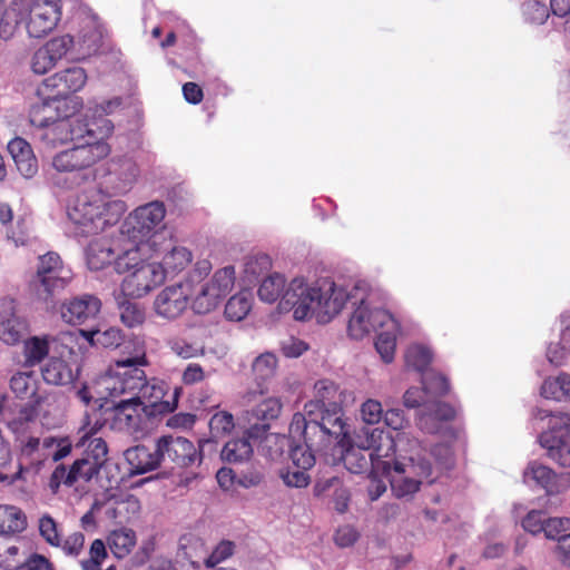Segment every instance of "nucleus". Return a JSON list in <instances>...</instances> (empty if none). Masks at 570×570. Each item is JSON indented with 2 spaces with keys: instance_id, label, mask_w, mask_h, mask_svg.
I'll use <instances>...</instances> for the list:
<instances>
[{
  "instance_id": "f257e3e1",
  "label": "nucleus",
  "mask_w": 570,
  "mask_h": 570,
  "mask_svg": "<svg viewBox=\"0 0 570 570\" xmlns=\"http://www.w3.org/2000/svg\"><path fill=\"white\" fill-rule=\"evenodd\" d=\"M351 297L330 279L308 286L304 279L294 278L282 295L279 306L283 311H292L296 321L314 316L318 323L326 324L341 313Z\"/></svg>"
},
{
  "instance_id": "f03ea898",
  "label": "nucleus",
  "mask_w": 570,
  "mask_h": 570,
  "mask_svg": "<svg viewBox=\"0 0 570 570\" xmlns=\"http://www.w3.org/2000/svg\"><path fill=\"white\" fill-rule=\"evenodd\" d=\"M127 210L125 202L111 199L99 190L79 194L68 208L75 234L82 237L98 235L119 223Z\"/></svg>"
},
{
  "instance_id": "7ed1b4c3",
  "label": "nucleus",
  "mask_w": 570,
  "mask_h": 570,
  "mask_svg": "<svg viewBox=\"0 0 570 570\" xmlns=\"http://www.w3.org/2000/svg\"><path fill=\"white\" fill-rule=\"evenodd\" d=\"M148 364L142 348L136 350L131 356L116 360L95 383L99 399L114 401L138 396L145 382L142 367Z\"/></svg>"
},
{
  "instance_id": "20e7f679",
  "label": "nucleus",
  "mask_w": 570,
  "mask_h": 570,
  "mask_svg": "<svg viewBox=\"0 0 570 570\" xmlns=\"http://www.w3.org/2000/svg\"><path fill=\"white\" fill-rule=\"evenodd\" d=\"M411 454L399 455L401 460L393 461V468L389 475L393 494L401 499L412 497L420 490L423 480L433 483V466L425 458L426 450L419 440H409Z\"/></svg>"
},
{
  "instance_id": "39448f33",
  "label": "nucleus",
  "mask_w": 570,
  "mask_h": 570,
  "mask_svg": "<svg viewBox=\"0 0 570 570\" xmlns=\"http://www.w3.org/2000/svg\"><path fill=\"white\" fill-rule=\"evenodd\" d=\"M345 423L343 421V407L327 409L322 407L317 414L295 413L289 424V435L292 439H306L325 444L332 439L345 436Z\"/></svg>"
},
{
  "instance_id": "423d86ee",
  "label": "nucleus",
  "mask_w": 570,
  "mask_h": 570,
  "mask_svg": "<svg viewBox=\"0 0 570 570\" xmlns=\"http://www.w3.org/2000/svg\"><path fill=\"white\" fill-rule=\"evenodd\" d=\"M71 279L72 272L65 266L59 254L48 252L39 257L37 272L29 282V289L38 301L53 305Z\"/></svg>"
},
{
  "instance_id": "0eeeda50",
  "label": "nucleus",
  "mask_w": 570,
  "mask_h": 570,
  "mask_svg": "<svg viewBox=\"0 0 570 570\" xmlns=\"http://www.w3.org/2000/svg\"><path fill=\"white\" fill-rule=\"evenodd\" d=\"M111 406L101 405L106 421L110 428L118 432L131 435L144 434L156 421L151 419L144 402L138 396L111 401Z\"/></svg>"
},
{
  "instance_id": "6e6552de",
  "label": "nucleus",
  "mask_w": 570,
  "mask_h": 570,
  "mask_svg": "<svg viewBox=\"0 0 570 570\" xmlns=\"http://www.w3.org/2000/svg\"><path fill=\"white\" fill-rule=\"evenodd\" d=\"M410 438L399 436L394 440L392 435L385 433L377 428L366 431L365 445L368 450V456L372 460V473L380 475H389L393 468V461L396 451L400 455L411 454L409 445Z\"/></svg>"
},
{
  "instance_id": "1a4fd4ad",
  "label": "nucleus",
  "mask_w": 570,
  "mask_h": 570,
  "mask_svg": "<svg viewBox=\"0 0 570 570\" xmlns=\"http://www.w3.org/2000/svg\"><path fill=\"white\" fill-rule=\"evenodd\" d=\"M110 151L105 140H86L55 155L52 167L59 173L85 170L108 157Z\"/></svg>"
},
{
  "instance_id": "9d476101",
  "label": "nucleus",
  "mask_w": 570,
  "mask_h": 570,
  "mask_svg": "<svg viewBox=\"0 0 570 570\" xmlns=\"http://www.w3.org/2000/svg\"><path fill=\"white\" fill-rule=\"evenodd\" d=\"M86 82V70L81 67H70L43 79L37 89V94L39 97L61 101L63 107L69 109L70 100L75 98L71 95L81 90Z\"/></svg>"
},
{
  "instance_id": "9b49d317",
  "label": "nucleus",
  "mask_w": 570,
  "mask_h": 570,
  "mask_svg": "<svg viewBox=\"0 0 570 570\" xmlns=\"http://www.w3.org/2000/svg\"><path fill=\"white\" fill-rule=\"evenodd\" d=\"M212 441L200 440L198 448L186 438L164 435L157 440L160 462L173 463L177 468L199 465L203 461V448Z\"/></svg>"
},
{
  "instance_id": "f8f14e48",
  "label": "nucleus",
  "mask_w": 570,
  "mask_h": 570,
  "mask_svg": "<svg viewBox=\"0 0 570 570\" xmlns=\"http://www.w3.org/2000/svg\"><path fill=\"white\" fill-rule=\"evenodd\" d=\"M28 11L27 31L32 38H42L51 32L61 19V0H19Z\"/></svg>"
},
{
  "instance_id": "ddd939ff",
  "label": "nucleus",
  "mask_w": 570,
  "mask_h": 570,
  "mask_svg": "<svg viewBox=\"0 0 570 570\" xmlns=\"http://www.w3.org/2000/svg\"><path fill=\"white\" fill-rule=\"evenodd\" d=\"M165 215L166 209L161 202L155 200L139 206L127 216L121 233L135 243L142 242L154 233Z\"/></svg>"
},
{
  "instance_id": "4468645a",
  "label": "nucleus",
  "mask_w": 570,
  "mask_h": 570,
  "mask_svg": "<svg viewBox=\"0 0 570 570\" xmlns=\"http://www.w3.org/2000/svg\"><path fill=\"white\" fill-rule=\"evenodd\" d=\"M168 391V385L165 381L157 377L147 379L145 374L144 386L141 387L138 397L144 402V407L148 411L151 419L159 421L161 417L173 413L178 406V400L181 395L183 387L176 386L170 400H164Z\"/></svg>"
},
{
  "instance_id": "2eb2a0df",
  "label": "nucleus",
  "mask_w": 570,
  "mask_h": 570,
  "mask_svg": "<svg viewBox=\"0 0 570 570\" xmlns=\"http://www.w3.org/2000/svg\"><path fill=\"white\" fill-rule=\"evenodd\" d=\"M166 279L161 264L144 262L121 282V293L129 297H142Z\"/></svg>"
},
{
  "instance_id": "dca6fc26",
  "label": "nucleus",
  "mask_w": 570,
  "mask_h": 570,
  "mask_svg": "<svg viewBox=\"0 0 570 570\" xmlns=\"http://www.w3.org/2000/svg\"><path fill=\"white\" fill-rule=\"evenodd\" d=\"M102 465L104 464L85 455L77 459L69 468L60 463L52 471L48 487L51 492L56 494L62 484L72 487L79 480L90 481L99 474Z\"/></svg>"
},
{
  "instance_id": "f3484780",
  "label": "nucleus",
  "mask_w": 570,
  "mask_h": 570,
  "mask_svg": "<svg viewBox=\"0 0 570 570\" xmlns=\"http://www.w3.org/2000/svg\"><path fill=\"white\" fill-rule=\"evenodd\" d=\"M70 102L69 114H72V116L68 117L70 124L69 140L81 144L86 140H105L111 135L114 125L109 119L101 118L99 126L97 121L89 122L76 115L82 107V101L79 98H73Z\"/></svg>"
},
{
  "instance_id": "a211bd4d",
  "label": "nucleus",
  "mask_w": 570,
  "mask_h": 570,
  "mask_svg": "<svg viewBox=\"0 0 570 570\" xmlns=\"http://www.w3.org/2000/svg\"><path fill=\"white\" fill-rule=\"evenodd\" d=\"M189 288L183 283L163 288L154 301V311L157 316L173 321L178 318L188 307Z\"/></svg>"
},
{
  "instance_id": "6ab92c4d",
  "label": "nucleus",
  "mask_w": 570,
  "mask_h": 570,
  "mask_svg": "<svg viewBox=\"0 0 570 570\" xmlns=\"http://www.w3.org/2000/svg\"><path fill=\"white\" fill-rule=\"evenodd\" d=\"M73 46L69 35L55 37L37 49L30 61L33 73L45 75L60 61Z\"/></svg>"
},
{
  "instance_id": "aec40b11",
  "label": "nucleus",
  "mask_w": 570,
  "mask_h": 570,
  "mask_svg": "<svg viewBox=\"0 0 570 570\" xmlns=\"http://www.w3.org/2000/svg\"><path fill=\"white\" fill-rule=\"evenodd\" d=\"M390 321L391 315L385 309H370L362 297L348 321V333L353 338L361 340L366 334L376 332Z\"/></svg>"
},
{
  "instance_id": "412c9836",
  "label": "nucleus",
  "mask_w": 570,
  "mask_h": 570,
  "mask_svg": "<svg viewBox=\"0 0 570 570\" xmlns=\"http://www.w3.org/2000/svg\"><path fill=\"white\" fill-rule=\"evenodd\" d=\"M282 402L278 397H267L257 403L245 413L248 424L247 434L249 438H261L269 429L271 421L276 420L282 411Z\"/></svg>"
},
{
  "instance_id": "4be33fe9",
  "label": "nucleus",
  "mask_w": 570,
  "mask_h": 570,
  "mask_svg": "<svg viewBox=\"0 0 570 570\" xmlns=\"http://www.w3.org/2000/svg\"><path fill=\"white\" fill-rule=\"evenodd\" d=\"M535 416L540 420L550 417L549 429L539 436V442L547 451L570 443V414L559 412L552 414L547 410L538 409Z\"/></svg>"
},
{
  "instance_id": "5701e85b",
  "label": "nucleus",
  "mask_w": 570,
  "mask_h": 570,
  "mask_svg": "<svg viewBox=\"0 0 570 570\" xmlns=\"http://www.w3.org/2000/svg\"><path fill=\"white\" fill-rule=\"evenodd\" d=\"M525 481H533L548 494H558L570 488V472L556 473L551 468L537 461L530 462L524 471Z\"/></svg>"
},
{
  "instance_id": "b1692460",
  "label": "nucleus",
  "mask_w": 570,
  "mask_h": 570,
  "mask_svg": "<svg viewBox=\"0 0 570 570\" xmlns=\"http://www.w3.org/2000/svg\"><path fill=\"white\" fill-rule=\"evenodd\" d=\"M345 401V391L340 385L328 379L318 380L314 385V399L304 405L306 413L317 414L322 407L338 409L343 407Z\"/></svg>"
},
{
  "instance_id": "393cba45",
  "label": "nucleus",
  "mask_w": 570,
  "mask_h": 570,
  "mask_svg": "<svg viewBox=\"0 0 570 570\" xmlns=\"http://www.w3.org/2000/svg\"><path fill=\"white\" fill-rule=\"evenodd\" d=\"M101 302L94 295L75 297L61 306L62 320L71 325H81L94 320L100 312Z\"/></svg>"
},
{
  "instance_id": "a878e982",
  "label": "nucleus",
  "mask_w": 570,
  "mask_h": 570,
  "mask_svg": "<svg viewBox=\"0 0 570 570\" xmlns=\"http://www.w3.org/2000/svg\"><path fill=\"white\" fill-rule=\"evenodd\" d=\"M8 151L11 155L17 169L26 177L31 178L38 171V160L30 144L21 138L14 137L8 142Z\"/></svg>"
},
{
  "instance_id": "bb28decb",
  "label": "nucleus",
  "mask_w": 570,
  "mask_h": 570,
  "mask_svg": "<svg viewBox=\"0 0 570 570\" xmlns=\"http://www.w3.org/2000/svg\"><path fill=\"white\" fill-rule=\"evenodd\" d=\"M125 458L130 465L131 474H144L157 469L160 464L157 446L151 451L146 445H136L125 452Z\"/></svg>"
},
{
  "instance_id": "cd10ccee",
  "label": "nucleus",
  "mask_w": 570,
  "mask_h": 570,
  "mask_svg": "<svg viewBox=\"0 0 570 570\" xmlns=\"http://www.w3.org/2000/svg\"><path fill=\"white\" fill-rule=\"evenodd\" d=\"M115 242L109 238L91 240L86 248V262L91 271H101L115 259Z\"/></svg>"
},
{
  "instance_id": "c85d7f7f",
  "label": "nucleus",
  "mask_w": 570,
  "mask_h": 570,
  "mask_svg": "<svg viewBox=\"0 0 570 570\" xmlns=\"http://www.w3.org/2000/svg\"><path fill=\"white\" fill-rule=\"evenodd\" d=\"M41 101L31 106L29 119L31 125L39 128H49L65 110L61 101L40 97Z\"/></svg>"
},
{
  "instance_id": "c756f323",
  "label": "nucleus",
  "mask_w": 570,
  "mask_h": 570,
  "mask_svg": "<svg viewBox=\"0 0 570 570\" xmlns=\"http://www.w3.org/2000/svg\"><path fill=\"white\" fill-rule=\"evenodd\" d=\"M101 428V424H95L89 430H85L83 434L79 438L76 443V448L85 446L83 454L87 458L94 459L95 461L105 464L108 455V446L102 438H95L94 435Z\"/></svg>"
},
{
  "instance_id": "7c9ffc66",
  "label": "nucleus",
  "mask_w": 570,
  "mask_h": 570,
  "mask_svg": "<svg viewBox=\"0 0 570 570\" xmlns=\"http://www.w3.org/2000/svg\"><path fill=\"white\" fill-rule=\"evenodd\" d=\"M10 389L21 401L45 399L39 393V382L32 372L16 373L10 380Z\"/></svg>"
},
{
  "instance_id": "2f4dec72",
  "label": "nucleus",
  "mask_w": 570,
  "mask_h": 570,
  "mask_svg": "<svg viewBox=\"0 0 570 570\" xmlns=\"http://www.w3.org/2000/svg\"><path fill=\"white\" fill-rule=\"evenodd\" d=\"M341 460L351 473L360 474L366 471L372 472V460L364 442L360 445H351L341 456Z\"/></svg>"
},
{
  "instance_id": "473e14b6",
  "label": "nucleus",
  "mask_w": 570,
  "mask_h": 570,
  "mask_svg": "<svg viewBox=\"0 0 570 570\" xmlns=\"http://www.w3.org/2000/svg\"><path fill=\"white\" fill-rule=\"evenodd\" d=\"M117 168L114 173L109 174V180L114 183V178L117 177L119 179L118 183H115L114 194L120 195L127 193L132 184L135 183L138 176V166L130 158L119 159L117 163Z\"/></svg>"
},
{
  "instance_id": "72a5a7b5",
  "label": "nucleus",
  "mask_w": 570,
  "mask_h": 570,
  "mask_svg": "<svg viewBox=\"0 0 570 570\" xmlns=\"http://www.w3.org/2000/svg\"><path fill=\"white\" fill-rule=\"evenodd\" d=\"M27 528L23 511L14 505H0V535L20 533Z\"/></svg>"
},
{
  "instance_id": "f704fd0d",
  "label": "nucleus",
  "mask_w": 570,
  "mask_h": 570,
  "mask_svg": "<svg viewBox=\"0 0 570 570\" xmlns=\"http://www.w3.org/2000/svg\"><path fill=\"white\" fill-rule=\"evenodd\" d=\"M107 542L117 559L126 558L136 546V532L128 528L114 530L109 533Z\"/></svg>"
},
{
  "instance_id": "c9c22d12",
  "label": "nucleus",
  "mask_w": 570,
  "mask_h": 570,
  "mask_svg": "<svg viewBox=\"0 0 570 570\" xmlns=\"http://www.w3.org/2000/svg\"><path fill=\"white\" fill-rule=\"evenodd\" d=\"M43 380L52 385H67L73 381L70 365L62 358L52 357L41 371Z\"/></svg>"
},
{
  "instance_id": "e433bc0d",
  "label": "nucleus",
  "mask_w": 570,
  "mask_h": 570,
  "mask_svg": "<svg viewBox=\"0 0 570 570\" xmlns=\"http://www.w3.org/2000/svg\"><path fill=\"white\" fill-rule=\"evenodd\" d=\"M50 338L48 335L31 336L23 341L22 354L27 366L40 364L49 354Z\"/></svg>"
},
{
  "instance_id": "4c0bfd02",
  "label": "nucleus",
  "mask_w": 570,
  "mask_h": 570,
  "mask_svg": "<svg viewBox=\"0 0 570 570\" xmlns=\"http://www.w3.org/2000/svg\"><path fill=\"white\" fill-rule=\"evenodd\" d=\"M277 358L271 352L258 355L252 364V374L261 393H264L263 385L275 376Z\"/></svg>"
},
{
  "instance_id": "58836bf2",
  "label": "nucleus",
  "mask_w": 570,
  "mask_h": 570,
  "mask_svg": "<svg viewBox=\"0 0 570 570\" xmlns=\"http://www.w3.org/2000/svg\"><path fill=\"white\" fill-rule=\"evenodd\" d=\"M27 333V321L16 314H11L0 323V340L7 345L19 344Z\"/></svg>"
},
{
  "instance_id": "ea45409f",
  "label": "nucleus",
  "mask_w": 570,
  "mask_h": 570,
  "mask_svg": "<svg viewBox=\"0 0 570 570\" xmlns=\"http://www.w3.org/2000/svg\"><path fill=\"white\" fill-rule=\"evenodd\" d=\"M81 335L95 346L115 348L121 345L124 335L120 328L108 327L106 330L80 331Z\"/></svg>"
},
{
  "instance_id": "a19ab883",
  "label": "nucleus",
  "mask_w": 570,
  "mask_h": 570,
  "mask_svg": "<svg viewBox=\"0 0 570 570\" xmlns=\"http://www.w3.org/2000/svg\"><path fill=\"white\" fill-rule=\"evenodd\" d=\"M193 259L190 250L183 246H175L165 254L161 266L165 269V276L176 275L185 269Z\"/></svg>"
},
{
  "instance_id": "79ce46f5",
  "label": "nucleus",
  "mask_w": 570,
  "mask_h": 570,
  "mask_svg": "<svg viewBox=\"0 0 570 570\" xmlns=\"http://www.w3.org/2000/svg\"><path fill=\"white\" fill-rule=\"evenodd\" d=\"M296 440V438L294 439ZM297 440H299L297 438ZM303 444L291 445L289 456L292 465L301 469H312L315 465V455L313 446L323 445L314 438V441L302 439Z\"/></svg>"
},
{
  "instance_id": "37998d69",
  "label": "nucleus",
  "mask_w": 570,
  "mask_h": 570,
  "mask_svg": "<svg viewBox=\"0 0 570 570\" xmlns=\"http://www.w3.org/2000/svg\"><path fill=\"white\" fill-rule=\"evenodd\" d=\"M252 309V294L242 291L232 296L225 305V316L229 321L239 322L244 320Z\"/></svg>"
},
{
  "instance_id": "c03bdc74",
  "label": "nucleus",
  "mask_w": 570,
  "mask_h": 570,
  "mask_svg": "<svg viewBox=\"0 0 570 570\" xmlns=\"http://www.w3.org/2000/svg\"><path fill=\"white\" fill-rule=\"evenodd\" d=\"M235 284L234 266H225L215 272L212 279L206 284L216 297L223 299L233 289Z\"/></svg>"
},
{
  "instance_id": "a18cd8bd",
  "label": "nucleus",
  "mask_w": 570,
  "mask_h": 570,
  "mask_svg": "<svg viewBox=\"0 0 570 570\" xmlns=\"http://www.w3.org/2000/svg\"><path fill=\"white\" fill-rule=\"evenodd\" d=\"M252 453V444L247 439L242 438L228 441L222 449L220 456L226 462L238 463L249 459Z\"/></svg>"
},
{
  "instance_id": "49530a36",
  "label": "nucleus",
  "mask_w": 570,
  "mask_h": 570,
  "mask_svg": "<svg viewBox=\"0 0 570 570\" xmlns=\"http://www.w3.org/2000/svg\"><path fill=\"white\" fill-rule=\"evenodd\" d=\"M118 306L120 321L125 326L134 328L144 324L146 313L145 308L139 303L119 299Z\"/></svg>"
},
{
  "instance_id": "de8ad7c7",
  "label": "nucleus",
  "mask_w": 570,
  "mask_h": 570,
  "mask_svg": "<svg viewBox=\"0 0 570 570\" xmlns=\"http://www.w3.org/2000/svg\"><path fill=\"white\" fill-rule=\"evenodd\" d=\"M570 386V375L560 374L557 377H548L541 385V395L548 400L564 401L567 387Z\"/></svg>"
},
{
  "instance_id": "09e8293b",
  "label": "nucleus",
  "mask_w": 570,
  "mask_h": 570,
  "mask_svg": "<svg viewBox=\"0 0 570 570\" xmlns=\"http://www.w3.org/2000/svg\"><path fill=\"white\" fill-rule=\"evenodd\" d=\"M404 360L407 367L423 372L431 364L433 354L429 347L415 344L407 347Z\"/></svg>"
},
{
  "instance_id": "8fccbe9b",
  "label": "nucleus",
  "mask_w": 570,
  "mask_h": 570,
  "mask_svg": "<svg viewBox=\"0 0 570 570\" xmlns=\"http://www.w3.org/2000/svg\"><path fill=\"white\" fill-rule=\"evenodd\" d=\"M285 288V278L283 275L274 273L263 279L259 288L258 296L262 301L274 303L278 299Z\"/></svg>"
},
{
  "instance_id": "3c124183",
  "label": "nucleus",
  "mask_w": 570,
  "mask_h": 570,
  "mask_svg": "<svg viewBox=\"0 0 570 570\" xmlns=\"http://www.w3.org/2000/svg\"><path fill=\"white\" fill-rule=\"evenodd\" d=\"M144 262L140 259L137 246L127 248L121 254L115 253V259L112 261L118 274H129Z\"/></svg>"
},
{
  "instance_id": "603ef678",
  "label": "nucleus",
  "mask_w": 570,
  "mask_h": 570,
  "mask_svg": "<svg viewBox=\"0 0 570 570\" xmlns=\"http://www.w3.org/2000/svg\"><path fill=\"white\" fill-rule=\"evenodd\" d=\"M524 20L531 24H542L549 18V9L539 0H528L521 6Z\"/></svg>"
},
{
  "instance_id": "864d4df0",
  "label": "nucleus",
  "mask_w": 570,
  "mask_h": 570,
  "mask_svg": "<svg viewBox=\"0 0 570 570\" xmlns=\"http://www.w3.org/2000/svg\"><path fill=\"white\" fill-rule=\"evenodd\" d=\"M107 557L105 542L101 539H96L90 544L89 557L80 562L81 568L82 570H102L101 566Z\"/></svg>"
},
{
  "instance_id": "5fc2aeb1",
  "label": "nucleus",
  "mask_w": 570,
  "mask_h": 570,
  "mask_svg": "<svg viewBox=\"0 0 570 570\" xmlns=\"http://www.w3.org/2000/svg\"><path fill=\"white\" fill-rule=\"evenodd\" d=\"M308 470L289 465L281 470L279 476L285 485L289 488H306L311 482V476L307 473Z\"/></svg>"
},
{
  "instance_id": "6e6d98bb",
  "label": "nucleus",
  "mask_w": 570,
  "mask_h": 570,
  "mask_svg": "<svg viewBox=\"0 0 570 570\" xmlns=\"http://www.w3.org/2000/svg\"><path fill=\"white\" fill-rule=\"evenodd\" d=\"M422 383L425 392L438 396H444L449 394L451 390L449 379L445 375L436 372L428 373L424 376Z\"/></svg>"
},
{
  "instance_id": "4d7b16f0",
  "label": "nucleus",
  "mask_w": 570,
  "mask_h": 570,
  "mask_svg": "<svg viewBox=\"0 0 570 570\" xmlns=\"http://www.w3.org/2000/svg\"><path fill=\"white\" fill-rule=\"evenodd\" d=\"M235 426L234 416L226 411L215 413L209 421V430L213 438L225 436Z\"/></svg>"
},
{
  "instance_id": "13d9d810",
  "label": "nucleus",
  "mask_w": 570,
  "mask_h": 570,
  "mask_svg": "<svg viewBox=\"0 0 570 570\" xmlns=\"http://www.w3.org/2000/svg\"><path fill=\"white\" fill-rule=\"evenodd\" d=\"M220 298L205 284L199 294L193 301L191 307L197 314H207L215 309L220 303Z\"/></svg>"
},
{
  "instance_id": "bf43d9fd",
  "label": "nucleus",
  "mask_w": 570,
  "mask_h": 570,
  "mask_svg": "<svg viewBox=\"0 0 570 570\" xmlns=\"http://www.w3.org/2000/svg\"><path fill=\"white\" fill-rule=\"evenodd\" d=\"M19 548L12 542L11 535H0V567L16 569Z\"/></svg>"
},
{
  "instance_id": "052dcab7",
  "label": "nucleus",
  "mask_w": 570,
  "mask_h": 570,
  "mask_svg": "<svg viewBox=\"0 0 570 570\" xmlns=\"http://www.w3.org/2000/svg\"><path fill=\"white\" fill-rule=\"evenodd\" d=\"M39 532L43 540L51 547H60L61 534L58 523L49 514H45L39 519Z\"/></svg>"
},
{
  "instance_id": "680f3d73",
  "label": "nucleus",
  "mask_w": 570,
  "mask_h": 570,
  "mask_svg": "<svg viewBox=\"0 0 570 570\" xmlns=\"http://www.w3.org/2000/svg\"><path fill=\"white\" fill-rule=\"evenodd\" d=\"M396 336L391 332L379 333L375 341V348L385 363L394 360Z\"/></svg>"
},
{
  "instance_id": "e2e57ef3",
  "label": "nucleus",
  "mask_w": 570,
  "mask_h": 570,
  "mask_svg": "<svg viewBox=\"0 0 570 570\" xmlns=\"http://www.w3.org/2000/svg\"><path fill=\"white\" fill-rule=\"evenodd\" d=\"M72 116V114H69V109L65 108L63 112L61 114V117H59L49 128L48 132L45 135L47 138H49V135H52V141L57 140V142H65L69 140V129L70 124L68 120V117Z\"/></svg>"
},
{
  "instance_id": "0e129e2a",
  "label": "nucleus",
  "mask_w": 570,
  "mask_h": 570,
  "mask_svg": "<svg viewBox=\"0 0 570 570\" xmlns=\"http://www.w3.org/2000/svg\"><path fill=\"white\" fill-rule=\"evenodd\" d=\"M570 530V519L568 518H546L543 532L548 539L560 540Z\"/></svg>"
},
{
  "instance_id": "69168bd1",
  "label": "nucleus",
  "mask_w": 570,
  "mask_h": 570,
  "mask_svg": "<svg viewBox=\"0 0 570 570\" xmlns=\"http://www.w3.org/2000/svg\"><path fill=\"white\" fill-rule=\"evenodd\" d=\"M272 267V261L268 255L261 254L254 257H250L245 264V273L248 276H253L254 278H258L262 274L269 271Z\"/></svg>"
},
{
  "instance_id": "338daca9",
  "label": "nucleus",
  "mask_w": 570,
  "mask_h": 570,
  "mask_svg": "<svg viewBox=\"0 0 570 570\" xmlns=\"http://www.w3.org/2000/svg\"><path fill=\"white\" fill-rule=\"evenodd\" d=\"M361 416L367 424L379 423L383 417L382 404L376 400L368 399L361 406Z\"/></svg>"
},
{
  "instance_id": "774afa93",
  "label": "nucleus",
  "mask_w": 570,
  "mask_h": 570,
  "mask_svg": "<svg viewBox=\"0 0 570 570\" xmlns=\"http://www.w3.org/2000/svg\"><path fill=\"white\" fill-rule=\"evenodd\" d=\"M16 570H55V568L45 556L32 553L23 563L18 564Z\"/></svg>"
}]
</instances>
